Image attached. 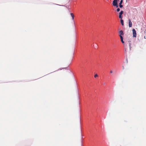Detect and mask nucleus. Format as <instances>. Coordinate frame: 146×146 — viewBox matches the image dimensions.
I'll return each instance as SVG.
<instances>
[{"instance_id": "f257e3e1", "label": "nucleus", "mask_w": 146, "mask_h": 146, "mask_svg": "<svg viewBox=\"0 0 146 146\" xmlns=\"http://www.w3.org/2000/svg\"><path fill=\"white\" fill-rule=\"evenodd\" d=\"M133 36L134 37H136V33L135 30L133 29L132 30Z\"/></svg>"}, {"instance_id": "f03ea898", "label": "nucleus", "mask_w": 146, "mask_h": 146, "mask_svg": "<svg viewBox=\"0 0 146 146\" xmlns=\"http://www.w3.org/2000/svg\"><path fill=\"white\" fill-rule=\"evenodd\" d=\"M117 0H114L113 1V5L114 6H117Z\"/></svg>"}, {"instance_id": "7ed1b4c3", "label": "nucleus", "mask_w": 146, "mask_h": 146, "mask_svg": "<svg viewBox=\"0 0 146 146\" xmlns=\"http://www.w3.org/2000/svg\"><path fill=\"white\" fill-rule=\"evenodd\" d=\"M119 35L120 38H121V36L122 37V36L123 35L124 33L122 30H121L119 32Z\"/></svg>"}, {"instance_id": "20e7f679", "label": "nucleus", "mask_w": 146, "mask_h": 146, "mask_svg": "<svg viewBox=\"0 0 146 146\" xmlns=\"http://www.w3.org/2000/svg\"><path fill=\"white\" fill-rule=\"evenodd\" d=\"M123 11H121L119 13V17L121 19H122L121 15L123 13Z\"/></svg>"}, {"instance_id": "39448f33", "label": "nucleus", "mask_w": 146, "mask_h": 146, "mask_svg": "<svg viewBox=\"0 0 146 146\" xmlns=\"http://www.w3.org/2000/svg\"><path fill=\"white\" fill-rule=\"evenodd\" d=\"M129 27H132V23L131 22V20L130 19H129Z\"/></svg>"}, {"instance_id": "423d86ee", "label": "nucleus", "mask_w": 146, "mask_h": 146, "mask_svg": "<svg viewBox=\"0 0 146 146\" xmlns=\"http://www.w3.org/2000/svg\"><path fill=\"white\" fill-rule=\"evenodd\" d=\"M120 38L121 39V42H122V43L123 44L124 43V42L123 40V37L121 36V38Z\"/></svg>"}, {"instance_id": "0eeeda50", "label": "nucleus", "mask_w": 146, "mask_h": 146, "mask_svg": "<svg viewBox=\"0 0 146 146\" xmlns=\"http://www.w3.org/2000/svg\"><path fill=\"white\" fill-rule=\"evenodd\" d=\"M70 14L71 16L72 17V19L73 20L74 19V15L72 13H71Z\"/></svg>"}, {"instance_id": "6e6552de", "label": "nucleus", "mask_w": 146, "mask_h": 146, "mask_svg": "<svg viewBox=\"0 0 146 146\" xmlns=\"http://www.w3.org/2000/svg\"><path fill=\"white\" fill-rule=\"evenodd\" d=\"M120 21H121V24L122 25H124V23H123V20L122 19H121V20H120Z\"/></svg>"}, {"instance_id": "1a4fd4ad", "label": "nucleus", "mask_w": 146, "mask_h": 146, "mask_svg": "<svg viewBox=\"0 0 146 146\" xmlns=\"http://www.w3.org/2000/svg\"><path fill=\"white\" fill-rule=\"evenodd\" d=\"M98 77V75L97 74H96L94 76V77L95 78H96V77Z\"/></svg>"}, {"instance_id": "9d476101", "label": "nucleus", "mask_w": 146, "mask_h": 146, "mask_svg": "<svg viewBox=\"0 0 146 146\" xmlns=\"http://www.w3.org/2000/svg\"><path fill=\"white\" fill-rule=\"evenodd\" d=\"M129 48L131 50V43H129Z\"/></svg>"}, {"instance_id": "9b49d317", "label": "nucleus", "mask_w": 146, "mask_h": 146, "mask_svg": "<svg viewBox=\"0 0 146 146\" xmlns=\"http://www.w3.org/2000/svg\"><path fill=\"white\" fill-rule=\"evenodd\" d=\"M120 10V9H119V8H117V12H118V11H119Z\"/></svg>"}, {"instance_id": "f8f14e48", "label": "nucleus", "mask_w": 146, "mask_h": 146, "mask_svg": "<svg viewBox=\"0 0 146 146\" xmlns=\"http://www.w3.org/2000/svg\"><path fill=\"white\" fill-rule=\"evenodd\" d=\"M119 5V7L120 8H121L123 7V5H122L121 4Z\"/></svg>"}, {"instance_id": "ddd939ff", "label": "nucleus", "mask_w": 146, "mask_h": 146, "mask_svg": "<svg viewBox=\"0 0 146 146\" xmlns=\"http://www.w3.org/2000/svg\"><path fill=\"white\" fill-rule=\"evenodd\" d=\"M122 2H123L122 1H120V2L119 3V5L121 4L122 3Z\"/></svg>"}, {"instance_id": "4468645a", "label": "nucleus", "mask_w": 146, "mask_h": 146, "mask_svg": "<svg viewBox=\"0 0 146 146\" xmlns=\"http://www.w3.org/2000/svg\"><path fill=\"white\" fill-rule=\"evenodd\" d=\"M113 72V71L112 70H111L110 71V73L111 74Z\"/></svg>"}, {"instance_id": "2eb2a0df", "label": "nucleus", "mask_w": 146, "mask_h": 146, "mask_svg": "<svg viewBox=\"0 0 146 146\" xmlns=\"http://www.w3.org/2000/svg\"><path fill=\"white\" fill-rule=\"evenodd\" d=\"M128 42L129 43H131V41L130 40H129L128 41Z\"/></svg>"}, {"instance_id": "dca6fc26", "label": "nucleus", "mask_w": 146, "mask_h": 146, "mask_svg": "<svg viewBox=\"0 0 146 146\" xmlns=\"http://www.w3.org/2000/svg\"><path fill=\"white\" fill-rule=\"evenodd\" d=\"M122 67H123V69H124V67L123 66H122Z\"/></svg>"}, {"instance_id": "f3484780", "label": "nucleus", "mask_w": 146, "mask_h": 146, "mask_svg": "<svg viewBox=\"0 0 146 146\" xmlns=\"http://www.w3.org/2000/svg\"><path fill=\"white\" fill-rule=\"evenodd\" d=\"M105 83H103V84H104V85H105Z\"/></svg>"}, {"instance_id": "a211bd4d", "label": "nucleus", "mask_w": 146, "mask_h": 146, "mask_svg": "<svg viewBox=\"0 0 146 146\" xmlns=\"http://www.w3.org/2000/svg\"><path fill=\"white\" fill-rule=\"evenodd\" d=\"M123 0H121V1H122V2H123Z\"/></svg>"}]
</instances>
